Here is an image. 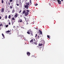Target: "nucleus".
Wrapping results in <instances>:
<instances>
[{
	"mask_svg": "<svg viewBox=\"0 0 64 64\" xmlns=\"http://www.w3.org/2000/svg\"><path fill=\"white\" fill-rule=\"evenodd\" d=\"M16 5L17 6H19V4H16Z\"/></svg>",
	"mask_w": 64,
	"mask_h": 64,
	"instance_id": "nucleus-37",
	"label": "nucleus"
},
{
	"mask_svg": "<svg viewBox=\"0 0 64 64\" xmlns=\"http://www.w3.org/2000/svg\"><path fill=\"white\" fill-rule=\"evenodd\" d=\"M37 41L36 42H34V44H35V45H37Z\"/></svg>",
	"mask_w": 64,
	"mask_h": 64,
	"instance_id": "nucleus-12",
	"label": "nucleus"
},
{
	"mask_svg": "<svg viewBox=\"0 0 64 64\" xmlns=\"http://www.w3.org/2000/svg\"><path fill=\"white\" fill-rule=\"evenodd\" d=\"M12 20H15V18H12Z\"/></svg>",
	"mask_w": 64,
	"mask_h": 64,
	"instance_id": "nucleus-24",
	"label": "nucleus"
},
{
	"mask_svg": "<svg viewBox=\"0 0 64 64\" xmlns=\"http://www.w3.org/2000/svg\"><path fill=\"white\" fill-rule=\"evenodd\" d=\"M54 1H55V0H53Z\"/></svg>",
	"mask_w": 64,
	"mask_h": 64,
	"instance_id": "nucleus-46",
	"label": "nucleus"
},
{
	"mask_svg": "<svg viewBox=\"0 0 64 64\" xmlns=\"http://www.w3.org/2000/svg\"><path fill=\"white\" fill-rule=\"evenodd\" d=\"M27 33L28 34H30V32H27Z\"/></svg>",
	"mask_w": 64,
	"mask_h": 64,
	"instance_id": "nucleus-22",
	"label": "nucleus"
},
{
	"mask_svg": "<svg viewBox=\"0 0 64 64\" xmlns=\"http://www.w3.org/2000/svg\"><path fill=\"white\" fill-rule=\"evenodd\" d=\"M5 18L6 19L7 18V16L6 15L5 16Z\"/></svg>",
	"mask_w": 64,
	"mask_h": 64,
	"instance_id": "nucleus-21",
	"label": "nucleus"
},
{
	"mask_svg": "<svg viewBox=\"0 0 64 64\" xmlns=\"http://www.w3.org/2000/svg\"><path fill=\"white\" fill-rule=\"evenodd\" d=\"M8 25H6V27L7 28L8 27Z\"/></svg>",
	"mask_w": 64,
	"mask_h": 64,
	"instance_id": "nucleus-36",
	"label": "nucleus"
},
{
	"mask_svg": "<svg viewBox=\"0 0 64 64\" xmlns=\"http://www.w3.org/2000/svg\"><path fill=\"white\" fill-rule=\"evenodd\" d=\"M0 11H1V10H0Z\"/></svg>",
	"mask_w": 64,
	"mask_h": 64,
	"instance_id": "nucleus-47",
	"label": "nucleus"
},
{
	"mask_svg": "<svg viewBox=\"0 0 64 64\" xmlns=\"http://www.w3.org/2000/svg\"><path fill=\"white\" fill-rule=\"evenodd\" d=\"M39 32H40V34H41V35H42V31L40 30H39Z\"/></svg>",
	"mask_w": 64,
	"mask_h": 64,
	"instance_id": "nucleus-8",
	"label": "nucleus"
},
{
	"mask_svg": "<svg viewBox=\"0 0 64 64\" xmlns=\"http://www.w3.org/2000/svg\"><path fill=\"white\" fill-rule=\"evenodd\" d=\"M29 14V13H28V12H26L24 14V16H27Z\"/></svg>",
	"mask_w": 64,
	"mask_h": 64,
	"instance_id": "nucleus-2",
	"label": "nucleus"
},
{
	"mask_svg": "<svg viewBox=\"0 0 64 64\" xmlns=\"http://www.w3.org/2000/svg\"><path fill=\"white\" fill-rule=\"evenodd\" d=\"M28 23H27L26 24L28 25Z\"/></svg>",
	"mask_w": 64,
	"mask_h": 64,
	"instance_id": "nucleus-43",
	"label": "nucleus"
},
{
	"mask_svg": "<svg viewBox=\"0 0 64 64\" xmlns=\"http://www.w3.org/2000/svg\"><path fill=\"white\" fill-rule=\"evenodd\" d=\"M14 11H15V10H14V9H13V10H12V13H13Z\"/></svg>",
	"mask_w": 64,
	"mask_h": 64,
	"instance_id": "nucleus-19",
	"label": "nucleus"
},
{
	"mask_svg": "<svg viewBox=\"0 0 64 64\" xmlns=\"http://www.w3.org/2000/svg\"><path fill=\"white\" fill-rule=\"evenodd\" d=\"M61 1H63V0H61Z\"/></svg>",
	"mask_w": 64,
	"mask_h": 64,
	"instance_id": "nucleus-42",
	"label": "nucleus"
},
{
	"mask_svg": "<svg viewBox=\"0 0 64 64\" xmlns=\"http://www.w3.org/2000/svg\"><path fill=\"white\" fill-rule=\"evenodd\" d=\"M21 28H22V29H24V27H22V26H21Z\"/></svg>",
	"mask_w": 64,
	"mask_h": 64,
	"instance_id": "nucleus-34",
	"label": "nucleus"
},
{
	"mask_svg": "<svg viewBox=\"0 0 64 64\" xmlns=\"http://www.w3.org/2000/svg\"><path fill=\"white\" fill-rule=\"evenodd\" d=\"M37 36V34H36V36H35V37H36Z\"/></svg>",
	"mask_w": 64,
	"mask_h": 64,
	"instance_id": "nucleus-32",
	"label": "nucleus"
},
{
	"mask_svg": "<svg viewBox=\"0 0 64 64\" xmlns=\"http://www.w3.org/2000/svg\"><path fill=\"white\" fill-rule=\"evenodd\" d=\"M18 37H20V38H22V37H23V36L22 35H20V36H18Z\"/></svg>",
	"mask_w": 64,
	"mask_h": 64,
	"instance_id": "nucleus-9",
	"label": "nucleus"
},
{
	"mask_svg": "<svg viewBox=\"0 0 64 64\" xmlns=\"http://www.w3.org/2000/svg\"><path fill=\"white\" fill-rule=\"evenodd\" d=\"M32 1L31 0H30V2H26V5H25L24 6V8H26V9H28V8H29V7L30 6V5L32 4Z\"/></svg>",
	"mask_w": 64,
	"mask_h": 64,
	"instance_id": "nucleus-1",
	"label": "nucleus"
},
{
	"mask_svg": "<svg viewBox=\"0 0 64 64\" xmlns=\"http://www.w3.org/2000/svg\"><path fill=\"white\" fill-rule=\"evenodd\" d=\"M2 36H3V37L4 38V34H2Z\"/></svg>",
	"mask_w": 64,
	"mask_h": 64,
	"instance_id": "nucleus-28",
	"label": "nucleus"
},
{
	"mask_svg": "<svg viewBox=\"0 0 64 64\" xmlns=\"http://www.w3.org/2000/svg\"><path fill=\"white\" fill-rule=\"evenodd\" d=\"M6 4H7V1L6 2Z\"/></svg>",
	"mask_w": 64,
	"mask_h": 64,
	"instance_id": "nucleus-40",
	"label": "nucleus"
},
{
	"mask_svg": "<svg viewBox=\"0 0 64 64\" xmlns=\"http://www.w3.org/2000/svg\"><path fill=\"white\" fill-rule=\"evenodd\" d=\"M24 18H25V20L26 21H27V20H28V18H25V17H24Z\"/></svg>",
	"mask_w": 64,
	"mask_h": 64,
	"instance_id": "nucleus-15",
	"label": "nucleus"
},
{
	"mask_svg": "<svg viewBox=\"0 0 64 64\" xmlns=\"http://www.w3.org/2000/svg\"><path fill=\"white\" fill-rule=\"evenodd\" d=\"M47 37L48 38H49V39H50V36L48 35L47 36Z\"/></svg>",
	"mask_w": 64,
	"mask_h": 64,
	"instance_id": "nucleus-17",
	"label": "nucleus"
},
{
	"mask_svg": "<svg viewBox=\"0 0 64 64\" xmlns=\"http://www.w3.org/2000/svg\"><path fill=\"white\" fill-rule=\"evenodd\" d=\"M18 22H22V19H20L19 21H18Z\"/></svg>",
	"mask_w": 64,
	"mask_h": 64,
	"instance_id": "nucleus-13",
	"label": "nucleus"
},
{
	"mask_svg": "<svg viewBox=\"0 0 64 64\" xmlns=\"http://www.w3.org/2000/svg\"><path fill=\"white\" fill-rule=\"evenodd\" d=\"M27 55H28V56H29L30 55V53L29 52H27L26 53Z\"/></svg>",
	"mask_w": 64,
	"mask_h": 64,
	"instance_id": "nucleus-3",
	"label": "nucleus"
},
{
	"mask_svg": "<svg viewBox=\"0 0 64 64\" xmlns=\"http://www.w3.org/2000/svg\"><path fill=\"white\" fill-rule=\"evenodd\" d=\"M10 32V30H8V31H6V32H8V33H9Z\"/></svg>",
	"mask_w": 64,
	"mask_h": 64,
	"instance_id": "nucleus-26",
	"label": "nucleus"
},
{
	"mask_svg": "<svg viewBox=\"0 0 64 64\" xmlns=\"http://www.w3.org/2000/svg\"><path fill=\"white\" fill-rule=\"evenodd\" d=\"M38 5V4H36L35 5V6H37Z\"/></svg>",
	"mask_w": 64,
	"mask_h": 64,
	"instance_id": "nucleus-35",
	"label": "nucleus"
},
{
	"mask_svg": "<svg viewBox=\"0 0 64 64\" xmlns=\"http://www.w3.org/2000/svg\"><path fill=\"white\" fill-rule=\"evenodd\" d=\"M8 4L9 5H10V4H11V2H8Z\"/></svg>",
	"mask_w": 64,
	"mask_h": 64,
	"instance_id": "nucleus-27",
	"label": "nucleus"
},
{
	"mask_svg": "<svg viewBox=\"0 0 64 64\" xmlns=\"http://www.w3.org/2000/svg\"><path fill=\"white\" fill-rule=\"evenodd\" d=\"M8 24H9V25H10V24H11V23H10V22H8Z\"/></svg>",
	"mask_w": 64,
	"mask_h": 64,
	"instance_id": "nucleus-33",
	"label": "nucleus"
},
{
	"mask_svg": "<svg viewBox=\"0 0 64 64\" xmlns=\"http://www.w3.org/2000/svg\"><path fill=\"white\" fill-rule=\"evenodd\" d=\"M4 8H2L1 10V12H4Z\"/></svg>",
	"mask_w": 64,
	"mask_h": 64,
	"instance_id": "nucleus-7",
	"label": "nucleus"
},
{
	"mask_svg": "<svg viewBox=\"0 0 64 64\" xmlns=\"http://www.w3.org/2000/svg\"><path fill=\"white\" fill-rule=\"evenodd\" d=\"M8 21H9V20H8Z\"/></svg>",
	"mask_w": 64,
	"mask_h": 64,
	"instance_id": "nucleus-48",
	"label": "nucleus"
},
{
	"mask_svg": "<svg viewBox=\"0 0 64 64\" xmlns=\"http://www.w3.org/2000/svg\"><path fill=\"white\" fill-rule=\"evenodd\" d=\"M26 11L27 12H27L28 13H29V10H26Z\"/></svg>",
	"mask_w": 64,
	"mask_h": 64,
	"instance_id": "nucleus-20",
	"label": "nucleus"
},
{
	"mask_svg": "<svg viewBox=\"0 0 64 64\" xmlns=\"http://www.w3.org/2000/svg\"><path fill=\"white\" fill-rule=\"evenodd\" d=\"M40 48H42V47H40Z\"/></svg>",
	"mask_w": 64,
	"mask_h": 64,
	"instance_id": "nucleus-44",
	"label": "nucleus"
},
{
	"mask_svg": "<svg viewBox=\"0 0 64 64\" xmlns=\"http://www.w3.org/2000/svg\"><path fill=\"white\" fill-rule=\"evenodd\" d=\"M21 10H20L19 12L20 13H21Z\"/></svg>",
	"mask_w": 64,
	"mask_h": 64,
	"instance_id": "nucleus-38",
	"label": "nucleus"
},
{
	"mask_svg": "<svg viewBox=\"0 0 64 64\" xmlns=\"http://www.w3.org/2000/svg\"><path fill=\"white\" fill-rule=\"evenodd\" d=\"M37 38H38V39H39V38H40V37H39V36H37Z\"/></svg>",
	"mask_w": 64,
	"mask_h": 64,
	"instance_id": "nucleus-25",
	"label": "nucleus"
},
{
	"mask_svg": "<svg viewBox=\"0 0 64 64\" xmlns=\"http://www.w3.org/2000/svg\"><path fill=\"white\" fill-rule=\"evenodd\" d=\"M57 1H58V4H61V1H60L59 0H57Z\"/></svg>",
	"mask_w": 64,
	"mask_h": 64,
	"instance_id": "nucleus-5",
	"label": "nucleus"
},
{
	"mask_svg": "<svg viewBox=\"0 0 64 64\" xmlns=\"http://www.w3.org/2000/svg\"><path fill=\"white\" fill-rule=\"evenodd\" d=\"M34 42H36V41L35 40V39L34 38Z\"/></svg>",
	"mask_w": 64,
	"mask_h": 64,
	"instance_id": "nucleus-31",
	"label": "nucleus"
},
{
	"mask_svg": "<svg viewBox=\"0 0 64 64\" xmlns=\"http://www.w3.org/2000/svg\"><path fill=\"white\" fill-rule=\"evenodd\" d=\"M26 13V10H24L22 12V13L24 14H25Z\"/></svg>",
	"mask_w": 64,
	"mask_h": 64,
	"instance_id": "nucleus-10",
	"label": "nucleus"
},
{
	"mask_svg": "<svg viewBox=\"0 0 64 64\" xmlns=\"http://www.w3.org/2000/svg\"><path fill=\"white\" fill-rule=\"evenodd\" d=\"M38 45H39V46H42L43 45V44H39Z\"/></svg>",
	"mask_w": 64,
	"mask_h": 64,
	"instance_id": "nucleus-14",
	"label": "nucleus"
},
{
	"mask_svg": "<svg viewBox=\"0 0 64 64\" xmlns=\"http://www.w3.org/2000/svg\"><path fill=\"white\" fill-rule=\"evenodd\" d=\"M8 18L9 19H10L11 18V15H9L8 16Z\"/></svg>",
	"mask_w": 64,
	"mask_h": 64,
	"instance_id": "nucleus-18",
	"label": "nucleus"
},
{
	"mask_svg": "<svg viewBox=\"0 0 64 64\" xmlns=\"http://www.w3.org/2000/svg\"><path fill=\"white\" fill-rule=\"evenodd\" d=\"M30 32H31L30 34L31 35H32V36H33V33H32V31H30Z\"/></svg>",
	"mask_w": 64,
	"mask_h": 64,
	"instance_id": "nucleus-16",
	"label": "nucleus"
},
{
	"mask_svg": "<svg viewBox=\"0 0 64 64\" xmlns=\"http://www.w3.org/2000/svg\"><path fill=\"white\" fill-rule=\"evenodd\" d=\"M17 27H18V28H19V27L18 26H17Z\"/></svg>",
	"mask_w": 64,
	"mask_h": 64,
	"instance_id": "nucleus-41",
	"label": "nucleus"
},
{
	"mask_svg": "<svg viewBox=\"0 0 64 64\" xmlns=\"http://www.w3.org/2000/svg\"><path fill=\"white\" fill-rule=\"evenodd\" d=\"M13 1V0H10V2H12Z\"/></svg>",
	"mask_w": 64,
	"mask_h": 64,
	"instance_id": "nucleus-30",
	"label": "nucleus"
},
{
	"mask_svg": "<svg viewBox=\"0 0 64 64\" xmlns=\"http://www.w3.org/2000/svg\"><path fill=\"white\" fill-rule=\"evenodd\" d=\"M13 6L12 5L10 6V8L11 9H12L13 8Z\"/></svg>",
	"mask_w": 64,
	"mask_h": 64,
	"instance_id": "nucleus-11",
	"label": "nucleus"
},
{
	"mask_svg": "<svg viewBox=\"0 0 64 64\" xmlns=\"http://www.w3.org/2000/svg\"><path fill=\"white\" fill-rule=\"evenodd\" d=\"M30 43H32L33 42V39H32L30 41Z\"/></svg>",
	"mask_w": 64,
	"mask_h": 64,
	"instance_id": "nucleus-6",
	"label": "nucleus"
},
{
	"mask_svg": "<svg viewBox=\"0 0 64 64\" xmlns=\"http://www.w3.org/2000/svg\"><path fill=\"white\" fill-rule=\"evenodd\" d=\"M4 2V1H3V0H2V4H3V3Z\"/></svg>",
	"mask_w": 64,
	"mask_h": 64,
	"instance_id": "nucleus-23",
	"label": "nucleus"
},
{
	"mask_svg": "<svg viewBox=\"0 0 64 64\" xmlns=\"http://www.w3.org/2000/svg\"><path fill=\"white\" fill-rule=\"evenodd\" d=\"M1 19V16H0V19Z\"/></svg>",
	"mask_w": 64,
	"mask_h": 64,
	"instance_id": "nucleus-39",
	"label": "nucleus"
},
{
	"mask_svg": "<svg viewBox=\"0 0 64 64\" xmlns=\"http://www.w3.org/2000/svg\"><path fill=\"white\" fill-rule=\"evenodd\" d=\"M2 26H3V25L1 23V24H0V27Z\"/></svg>",
	"mask_w": 64,
	"mask_h": 64,
	"instance_id": "nucleus-29",
	"label": "nucleus"
},
{
	"mask_svg": "<svg viewBox=\"0 0 64 64\" xmlns=\"http://www.w3.org/2000/svg\"><path fill=\"white\" fill-rule=\"evenodd\" d=\"M16 14L14 15V17L15 18V17H18V14L16 13Z\"/></svg>",
	"mask_w": 64,
	"mask_h": 64,
	"instance_id": "nucleus-4",
	"label": "nucleus"
},
{
	"mask_svg": "<svg viewBox=\"0 0 64 64\" xmlns=\"http://www.w3.org/2000/svg\"><path fill=\"white\" fill-rule=\"evenodd\" d=\"M15 27V26H14V28Z\"/></svg>",
	"mask_w": 64,
	"mask_h": 64,
	"instance_id": "nucleus-45",
	"label": "nucleus"
},
{
	"mask_svg": "<svg viewBox=\"0 0 64 64\" xmlns=\"http://www.w3.org/2000/svg\"><path fill=\"white\" fill-rule=\"evenodd\" d=\"M35 58H36V57H35Z\"/></svg>",
	"mask_w": 64,
	"mask_h": 64,
	"instance_id": "nucleus-49",
	"label": "nucleus"
}]
</instances>
